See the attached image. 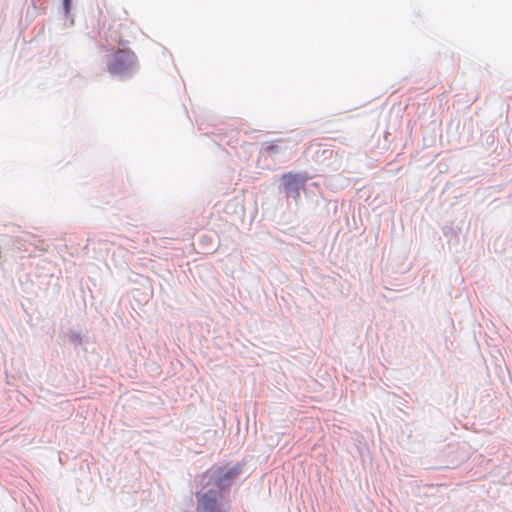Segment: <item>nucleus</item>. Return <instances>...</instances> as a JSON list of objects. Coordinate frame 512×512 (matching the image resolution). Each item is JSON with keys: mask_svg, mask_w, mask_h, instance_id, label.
Masks as SVG:
<instances>
[{"mask_svg": "<svg viewBox=\"0 0 512 512\" xmlns=\"http://www.w3.org/2000/svg\"><path fill=\"white\" fill-rule=\"evenodd\" d=\"M136 68L137 57L130 49H118L108 62V71L113 76H129Z\"/></svg>", "mask_w": 512, "mask_h": 512, "instance_id": "1", "label": "nucleus"}, {"mask_svg": "<svg viewBox=\"0 0 512 512\" xmlns=\"http://www.w3.org/2000/svg\"><path fill=\"white\" fill-rule=\"evenodd\" d=\"M242 471V465L236 464L233 467L223 466L217 468L214 473L215 485L219 488L229 487Z\"/></svg>", "mask_w": 512, "mask_h": 512, "instance_id": "2", "label": "nucleus"}, {"mask_svg": "<svg viewBox=\"0 0 512 512\" xmlns=\"http://www.w3.org/2000/svg\"><path fill=\"white\" fill-rule=\"evenodd\" d=\"M281 179L284 184L286 195H293L294 198L299 199V189L306 183L308 177L306 174L289 172L282 175Z\"/></svg>", "mask_w": 512, "mask_h": 512, "instance_id": "3", "label": "nucleus"}, {"mask_svg": "<svg viewBox=\"0 0 512 512\" xmlns=\"http://www.w3.org/2000/svg\"><path fill=\"white\" fill-rule=\"evenodd\" d=\"M197 512H221L217 495L212 492L203 494L198 501Z\"/></svg>", "mask_w": 512, "mask_h": 512, "instance_id": "4", "label": "nucleus"}, {"mask_svg": "<svg viewBox=\"0 0 512 512\" xmlns=\"http://www.w3.org/2000/svg\"><path fill=\"white\" fill-rule=\"evenodd\" d=\"M121 26V24H118L117 26L113 25L109 28L108 37L117 44H123L125 42L123 36L120 33H118L117 30V28Z\"/></svg>", "mask_w": 512, "mask_h": 512, "instance_id": "5", "label": "nucleus"}, {"mask_svg": "<svg viewBox=\"0 0 512 512\" xmlns=\"http://www.w3.org/2000/svg\"><path fill=\"white\" fill-rule=\"evenodd\" d=\"M64 4H65V7H66V10H68L69 4H70V0H64Z\"/></svg>", "mask_w": 512, "mask_h": 512, "instance_id": "6", "label": "nucleus"}]
</instances>
